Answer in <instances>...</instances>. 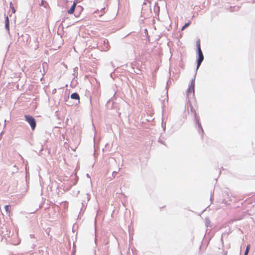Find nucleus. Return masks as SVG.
Returning a JSON list of instances; mask_svg holds the SVG:
<instances>
[{
	"label": "nucleus",
	"mask_w": 255,
	"mask_h": 255,
	"mask_svg": "<svg viewBox=\"0 0 255 255\" xmlns=\"http://www.w3.org/2000/svg\"><path fill=\"white\" fill-rule=\"evenodd\" d=\"M190 24V22H189L188 23H186L184 25L187 27Z\"/></svg>",
	"instance_id": "13"
},
{
	"label": "nucleus",
	"mask_w": 255,
	"mask_h": 255,
	"mask_svg": "<svg viewBox=\"0 0 255 255\" xmlns=\"http://www.w3.org/2000/svg\"><path fill=\"white\" fill-rule=\"evenodd\" d=\"M194 82H192L190 86L189 87L187 91V96L189 97L190 96H194Z\"/></svg>",
	"instance_id": "2"
},
{
	"label": "nucleus",
	"mask_w": 255,
	"mask_h": 255,
	"mask_svg": "<svg viewBox=\"0 0 255 255\" xmlns=\"http://www.w3.org/2000/svg\"><path fill=\"white\" fill-rule=\"evenodd\" d=\"M24 117L26 121L30 125L31 129L34 130L36 127V122L34 118L32 116L28 115H25Z\"/></svg>",
	"instance_id": "1"
},
{
	"label": "nucleus",
	"mask_w": 255,
	"mask_h": 255,
	"mask_svg": "<svg viewBox=\"0 0 255 255\" xmlns=\"http://www.w3.org/2000/svg\"><path fill=\"white\" fill-rule=\"evenodd\" d=\"M196 46L197 47V51H198V55H203V53H202L201 49L200 40L199 39H198L196 41Z\"/></svg>",
	"instance_id": "4"
},
{
	"label": "nucleus",
	"mask_w": 255,
	"mask_h": 255,
	"mask_svg": "<svg viewBox=\"0 0 255 255\" xmlns=\"http://www.w3.org/2000/svg\"><path fill=\"white\" fill-rule=\"evenodd\" d=\"M9 19L8 16L6 17L5 20V28L7 31H9Z\"/></svg>",
	"instance_id": "8"
},
{
	"label": "nucleus",
	"mask_w": 255,
	"mask_h": 255,
	"mask_svg": "<svg viewBox=\"0 0 255 255\" xmlns=\"http://www.w3.org/2000/svg\"><path fill=\"white\" fill-rule=\"evenodd\" d=\"M76 3L74 2L70 8L68 10V13L69 14H72L74 12L75 7H76Z\"/></svg>",
	"instance_id": "7"
},
{
	"label": "nucleus",
	"mask_w": 255,
	"mask_h": 255,
	"mask_svg": "<svg viewBox=\"0 0 255 255\" xmlns=\"http://www.w3.org/2000/svg\"><path fill=\"white\" fill-rule=\"evenodd\" d=\"M71 98L72 99L79 100L80 97L79 95L77 93H74L71 94Z\"/></svg>",
	"instance_id": "9"
},
{
	"label": "nucleus",
	"mask_w": 255,
	"mask_h": 255,
	"mask_svg": "<svg viewBox=\"0 0 255 255\" xmlns=\"http://www.w3.org/2000/svg\"><path fill=\"white\" fill-rule=\"evenodd\" d=\"M196 46L197 47V51H198V55H203V53H202L201 49L200 40L199 39H198L196 41Z\"/></svg>",
	"instance_id": "5"
},
{
	"label": "nucleus",
	"mask_w": 255,
	"mask_h": 255,
	"mask_svg": "<svg viewBox=\"0 0 255 255\" xmlns=\"http://www.w3.org/2000/svg\"><path fill=\"white\" fill-rule=\"evenodd\" d=\"M4 209H5V211L6 212L7 214H8V215L9 216L10 214V206L9 205H6L4 206Z\"/></svg>",
	"instance_id": "10"
},
{
	"label": "nucleus",
	"mask_w": 255,
	"mask_h": 255,
	"mask_svg": "<svg viewBox=\"0 0 255 255\" xmlns=\"http://www.w3.org/2000/svg\"><path fill=\"white\" fill-rule=\"evenodd\" d=\"M250 245H248L247 246L246 250L245 251V255H248L249 251L250 250Z\"/></svg>",
	"instance_id": "11"
},
{
	"label": "nucleus",
	"mask_w": 255,
	"mask_h": 255,
	"mask_svg": "<svg viewBox=\"0 0 255 255\" xmlns=\"http://www.w3.org/2000/svg\"><path fill=\"white\" fill-rule=\"evenodd\" d=\"M199 56V57H198V60H197V68H198L199 67V66H200L202 62L203 61V59H204V56L203 55H198Z\"/></svg>",
	"instance_id": "6"
},
{
	"label": "nucleus",
	"mask_w": 255,
	"mask_h": 255,
	"mask_svg": "<svg viewBox=\"0 0 255 255\" xmlns=\"http://www.w3.org/2000/svg\"><path fill=\"white\" fill-rule=\"evenodd\" d=\"M192 103L190 100L188 101V104L189 105L190 111L192 113L195 114H196V109L194 107H196V102L194 99H193Z\"/></svg>",
	"instance_id": "3"
},
{
	"label": "nucleus",
	"mask_w": 255,
	"mask_h": 255,
	"mask_svg": "<svg viewBox=\"0 0 255 255\" xmlns=\"http://www.w3.org/2000/svg\"><path fill=\"white\" fill-rule=\"evenodd\" d=\"M186 27L185 25H184V26L182 27V28H181V30H184Z\"/></svg>",
	"instance_id": "14"
},
{
	"label": "nucleus",
	"mask_w": 255,
	"mask_h": 255,
	"mask_svg": "<svg viewBox=\"0 0 255 255\" xmlns=\"http://www.w3.org/2000/svg\"><path fill=\"white\" fill-rule=\"evenodd\" d=\"M12 11H13V12H14V11H15V9H12Z\"/></svg>",
	"instance_id": "15"
},
{
	"label": "nucleus",
	"mask_w": 255,
	"mask_h": 255,
	"mask_svg": "<svg viewBox=\"0 0 255 255\" xmlns=\"http://www.w3.org/2000/svg\"><path fill=\"white\" fill-rule=\"evenodd\" d=\"M12 11H13V12H14V11H15V9H12Z\"/></svg>",
	"instance_id": "16"
},
{
	"label": "nucleus",
	"mask_w": 255,
	"mask_h": 255,
	"mask_svg": "<svg viewBox=\"0 0 255 255\" xmlns=\"http://www.w3.org/2000/svg\"><path fill=\"white\" fill-rule=\"evenodd\" d=\"M250 245H248L247 246L246 250L245 251V255H248L249 251L250 250Z\"/></svg>",
	"instance_id": "12"
}]
</instances>
